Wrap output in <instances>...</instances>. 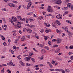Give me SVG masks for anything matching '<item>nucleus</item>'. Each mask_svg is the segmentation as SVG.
Segmentation results:
<instances>
[{"mask_svg": "<svg viewBox=\"0 0 73 73\" xmlns=\"http://www.w3.org/2000/svg\"><path fill=\"white\" fill-rule=\"evenodd\" d=\"M17 26L18 28H21V23L20 22H18V23L17 25Z\"/></svg>", "mask_w": 73, "mask_h": 73, "instance_id": "nucleus-1", "label": "nucleus"}, {"mask_svg": "<svg viewBox=\"0 0 73 73\" xmlns=\"http://www.w3.org/2000/svg\"><path fill=\"white\" fill-rule=\"evenodd\" d=\"M47 64H48L49 66H50L51 68H53V66L50 62H47Z\"/></svg>", "mask_w": 73, "mask_h": 73, "instance_id": "nucleus-8", "label": "nucleus"}, {"mask_svg": "<svg viewBox=\"0 0 73 73\" xmlns=\"http://www.w3.org/2000/svg\"><path fill=\"white\" fill-rule=\"evenodd\" d=\"M44 48H45L46 49H47V50H49V48H48V47L47 46H46L45 47H44Z\"/></svg>", "mask_w": 73, "mask_h": 73, "instance_id": "nucleus-37", "label": "nucleus"}, {"mask_svg": "<svg viewBox=\"0 0 73 73\" xmlns=\"http://www.w3.org/2000/svg\"><path fill=\"white\" fill-rule=\"evenodd\" d=\"M8 5L11 7H13L14 8H15V5H14L12 3H9L8 4Z\"/></svg>", "mask_w": 73, "mask_h": 73, "instance_id": "nucleus-9", "label": "nucleus"}, {"mask_svg": "<svg viewBox=\"0 0 73 73\" xmlns=\"http://www.w3.org/2000/svg\"><path fill=\"white\" fill-rule=\"evenodd\" d=\"M62 2V1H61V0H56L55 1V3L57 4H61Z\"/></svg>", "mask_w": 73, "mask_h": 73, "instance_id": "nucleus-4", "label": "nucleus"}, {"mask_svg": "<svg viewBox=\"0 0 73 73\" xmlns=\"http://www.w3.org/2000/svg\"><path fill=\"white\" fill-rule=\"evenodd\" d=\"M68 9V7H64L62 8L63 10H65V9L66 10Z\"/></svg>", "mask_w": 73, "mask_h": 73, "instance_id": "nucleus-24", "label": "nucleus"}, {"mask_svg": "<svg viewBox=\"0 0 73 73\" xmlns=\"http://www.w3.org/2000/svg\"><path fill=\"white\" fill-rule=\"evenodd\" d=\"M44 29H41V31H40V32L41 33H43L44 32Z\"/></svg>", "mask_w": 73, "mask_h": 73, "instance_id": "nucleus-41", "label": "nucleus"}, {"mask_svg": "<svg viewBox=\"0 0 73 73\" xmlns=\"http://www.w3.org/2000/svg\"><path fill=\"white\" fill-rule=\"evenodd\" d=\"M32 5V2H30L27 5H28L30 7H31V5Z\"/></svg>", "mask_w": 73, "mask_h": 73, "instance_id": "nucleus-23", "label": "nucleus"}, {"mask_svg": "<svg viewBox=\"0 0 73 73\" xmlns=\"http://www.w3.org/2000/svg\"><path fill=\"white\" fill-rule=\"evenodd\" d=\"M47 11H48V12H50V9H48Z\"/></svg>", "mask_w": 73, "mask_h": 73, "instance_id": "nucleus-63", "label": "nucleus"}, {"mask_svg": "<svg viewBox=\"0 0 73 73\" xmlns=\"http://www.w3.org/2000/svg\"><path fill=\"white\" fill-rule=\"evenodd\" d=\"M21 6H19L17 9L18 10H19V9H20V8H21Z\"/></svg>", "mask_w": 73, "mask_h": 73, "instance_id": "nucleus-55", "label": "nucleus"}, {"mask_svg": "<svg viewBox=\"0 0 73 73\" xmlns=\"http://www.w3.org/2000/svg\"><path fill=\"white\" fill-rule=\"evenodd\" d=\"M49 32H51V31L50 30H46L45 31V32H46V33H49Z\"/></svg>", "mask_w": 73, "mask_h": 73, "instance_id": "nucleus-20", "label": "nucleus"}, {"mask_svg": "<svg viewBox=\"0 0 73 73\" xmlns=\"http://www.w3.org/2000/svg\"><path fill=\"white\" fill-rule=\"evenodd\" d=\"M65 72H70V70H69L67 69H65Z\"/></svg>", "mask_w": 73, "mask_h": 73, "instance_id": "nucleus-40", "label": "nucleus"}, {"mask_svg": "<svg viewBox=\"0 0 73 73\" xmlns=\"http://www.w3.org/2000/svg\"><path fill=\"white\" fill-rule=\"evenodd\" d=\"M56 32L57 33H60V31H59L58 30H57V31H56Z\"/></svg>", "mask_w": 73, "mask_h": 73, "instance_id": "nucleus-54", "label": "nucleus"}, {"mask_svg": "<svg viewBox=\"0 0 73 73\" xmlns=\"http://www.w3.org/2000/svg\"><path fill=\"white\" fill-rule=\"evenodd\" d=\"M40 8H41V9H45V8L44 7L42 6L40 7Z\"/></svg>", "mask_w": 73, "mask_h": 73, "instance_id": "nucleus-50", "label": "nucleus"}, {"mask_svg": "<svg viewBox=\"0 0 73 73\" xmlns=\"http://www.w3.org/2000/svg\"><path fill=\"white\" fill-rule=\"evenodd\" d=\"M6 50H7V49L5 47L4 48L3 50V52H5V51H6Z\"/></svg>", "mask_w": 73, "mask_h": 73, "instance_id": "nucleus-22", "label": "nucleus"}, {"mask_svg": "<svg viewBox=\"0 0 73 73\" xmlns=\"http://www.w3.org/2000/svg\"><path fill=\"white\" fill-rule=\"evenodd\" d=\"M9 21L10 22V23H11L13 25H14V24H15V23H14V22L12 21V19H9Z\"/></svg>", "mask_w": 73, "mask_h": 73, "instance_id": "nucleus-7", "label": "nucleus"}, {"mask_svg": "<svg viewBox=\"0 0 73 73\" xmlns=\"http://www.w3.org/2000/svg\"><path fill=\"white\" fill-rule=\"evenodd\" d=\"M31 60H32V61H33V62H35V59H34L33 58H31Z\"/></svg>", "mask_w": 73, "mask_h": 73, "instance_id": "nucleus-38", "label": "nucleus"}, {"mask_svg": "<svg viewBox=\"0 0 73 73\" xmlns=\"http://www.w3.org/2000/svg\"><path fill=\"white\" fill-rule=\"evenodd\" d=\"M55 52L56 53H59L60 52V49L59 48L55 50Z\"/></svg>", "mask_w": 73, "mask_h": 73, "instance_id": "nucleus-6", "label": "nucleus"}, {"mask_svg": "<svg viewBox=\"0 0 73 73\" xmlns=\"http://www.w3.org/2000/svg\"><path fill=\"white\" fill-rule=\"evenodd\" d=\"M26 66H30L31 65L30 64L28 63H26Z\"/></svg>", "mask_w": 73, "mask_h": 73, "instance_id": "nucleus-46", "label": "nucleus"}, {"mask_svg": "<svg viewBox=\"0 0 73 73\" xmlns=\"http://www.w3.org/2000/svg\"><path fill=\"white\" fill-rule=\"evenodd\" d=\"M21 64L23 65V66H24V63H23V62H21Z\"/></svg>", "mask_w": 73, "mask_h": 73, "instance_id": "nucleus-42", "label": "nucleus"}, {"mask_svg": "<svg viewBox=\"0 0 73 73\" xmlns=\"http://www.w3.org/2000/svg\"><path fill=\"white\" fill-rule=\"evenodd\" d=\"M7 72H8V73H11V71L9 70L8 69L7 70Z\"/></svg>", "mask_w": 73, "mask_h": 73, "instance_id": "nucleus-44", "label": "nucleus"}, {"mask_svg": "<svg viewBox=\"0 0 73 73\" xmlns=\"http://www.w3.org/2000/svg\"><path fill=\"white\" fill-rule=\"evenodd\" d=\"M39 65H36V66H35L34 67V68H35L36 67H38V66H39Z\"/></svg>", "mask_w": 73, "mask_h": 73, "instance_id": "nucleus-60", "label": "nucleus"}, {"mask_svg": "<svg viewBox=\"0 0 73 73\" xmlns=\"http://www.w3.org/2000/svg\"><path fill=\"white\" fill-rule=\"evenodd\" d=\"M58 45H55L54 46H53L54 48H56V47H58Z\"/></svg>", "mask_w": 73, "mask_h": 73, "instance_id": "nucleus-35", "label": "nucleus"}, {"mask_svg": "<svg viewBox=\"0 0 73 73\" xmlns=\"http://www.w3.org/2000/svg\"><path fill=\"white\" fill-rule=\"evenodd\" d=\"M42 56L40 58V59L41 60H42V59H43L44 58V55H42Z\"/></svg>", "mask_w": 73, "mask_h": 73, "instance_id": "nucleus-36", "label": "nucleus"}, {"mask_svg": "<svg viewBox=\"0 0 73 73\" xmlns=\"http://www.w3.org/2000/svg\"><path fill=\"white\" fill-rule=\"evenodd\" d=\"M62 37H64V36H65V34L64 33H62Z\"/></svg>", "mask_w": 73, "mask_h": 73, "instance_id": "nucleus-51", "label": "nucleus"}, {"mask_svg": "<svg viewBox=\"0 0 73 73\" xmlns=\"http://www.w3.org/2000/svg\"><path fill=\"white\" fill-rule=\"evenodd\" d=\"M40 66H44L45 65H44V64H40Z\"/></svg>", "mask_w": 73, "mask_h": 73, "instance_id": "nucleus-57", "label": "nucleus"}, {"mask_svg": "<svg viewBox=\"0 0 73 73\" xmlns=\"http://www.w3.org/2000/svg\"><path fill=\"white\" fill-rule=\"evenodd\" d=\"M25 26H27V27H30V25H29V24H26L25 25Z\"/></svg>", "mask_w": 73, "mask_h": 73, "instance_id": "nucleus-48", "label": "nucleus"}, {"mask_svg": "<svg viewBox=\"0 0 73 73\" xmlns=\"http://www.w3.org/2000/svg\"><path fill=\"white\" fill-rule=\"evenodd\" d=\"M43 18V16H41L38 18V20H42V19Z\"/></svg>", "mask_w": 73, "mask_h": 73, "instance_id": "nucleus-12", "label": "nucleus"}, {"mask_svg": "<svg viewBox=\"0 0 73 73\" xmlns=\"http://www.w3.org/2000/svg\"><path fill=\"white\" fill-rule=\"evenodd\" d=\"M13 49H15V51H16V46H13Z\"/></svg>", "mask_w": 73, "mask_h": 73, "instance_id": "nucleus-30", "label": "nucleus"}, {"mask_svg": "<svg viewBox=\"0 0 73 73\" xmlns=\"http://www.w3.org/2000/svg\"><path fill=\"white\" fill-rule=\"evenodd\" d=\"M68 27H66L65 28V31H66V32H68Z\"/></svg>", "mask_w": 73, "mask_h": 73, "instance_id": "nucleus-29", "label": "nucleus"}, {"mask_svg": "<svg viewBox=\"0 0 73 73\" xmlns=\"http://www.w3.org/2000/svg\"><path fill=\"white\" fill-rule=\"evenodd\" d=\"M30 7L28 5H27V9H29Z\"/></svg>", "mask_w": 73, "mask_h": 73, "instance_id": "nucleus-59", "label": "nucleus"}, {"mask_svg": "<svg viewBox=\"0 0 73 73\" xmlns=\"http://www.w3.org/2000/svg\"><path fill=\"white\" fill-rule=\"evenodd\" d=\"M71 9V10H73V7L72 6H71L70 7Z\"/></svg>", "mask_w": 73, "mask_h": 73, "instance_id": "nucleus-58", "label": "nucleus"}, {"mask_svg": "<svg viewBox=\"0 0 73 73\" xmlns=\"http://www.w3.org/2000/svg\"><path fill=\"white\" fill-rule=\"evenodd\" d=\"M54 8H57H57H58V7L57 6H54Z\"/></svg>", "mask_w": 73, "mask_h": 73, "instance_id": "nucleus-61", "label": "nucleus"}, {"mask_svg": "<svg viewBox=\"0 0 73 73\" xmlns=\"http://www.w3.org/2000/svg\"><path fill=\"white\" fill-rule=\"evenodd\" d=\"M25 1L27 3H30L31 1V0H26Z\"/></svg>", "mask_w": 73, "mask_h": 73, "instance_id": "nucleus-31", "label": "nucleus"}, {"mask_svg": "<svg viewBox=\"0 0 73 73\" xmlns=\"http://www.w3.org/2000/svg\"><path fill=\"white\" fill-rule=\"evenodd\" d=\"M45 13H46L45 12H42V14L44 15Z\"/></svg>", "mask_w": 73, "mask_h": 73, "instance_id": "nucleus-64", "label": "nucleus"}, {"mask_svg": "<svg viewBox=\"0 0 73 73\" xmlns=\"http://www.w3.org/2000/svg\"><path fill=\"white\" fill-rule=\"evenodd\" d=\"M68 32V35L69 37V38H70V37H72V35H71V34L70 33V32H69L68 31V32Z\"/></svg>", "mask_w": 73, "mask_h": 73, "instance_id": "nucleus-13", "label": "nucleus"}, {"mask_svg": "<svg viewBox=\"0 0 73 73\" xmlns=\"http://www.w3.org/2000/svg\"><path fill=\"white\" fill-rule=\"evenodd\" d=\"M67 7H69V8H70L72 6V4L70 3H68L67 5Z\"/></svg>", "mask_w": 73, "mask_h": 73, "instance_id": "nucleus-15", "label": "nucleus"}, {"mask_svg": "<svg viewBox=\"0 0 73 73\" xmlns=\"http://www.w3.org/2000/svg\"><path fill=\"white\" fill-rule=\"evenodd\" d=\"M2 19L3 20V21H4L5 23H6V22H5V19L3 18Z\"/></svg>", "mask_w": 73, "mask_h": 73, "instance_id": "nucleus-56", "label": "nucleus"}, {"mask_svg": "<svg viewBox=\"0 0 73 73\" xmlns=\"http://www.w3.org/2000/svg\"><path fill=\"white\" fill-rule=\"evenodd\" d=\"M9 51L11 53H12V54H14L15 53L14 51H13L11 50H9Z\"/></svg>", "mask_w": 73, "mask_h": 73, "instance_id": "nucleus-21", "label": "nucleus"}, {"mask_svg": "<svg viewBox=\"0 0 73 73\" xmlns=\"http://www.w3.org/2000/svg\"><path fill=\"white\" fill-rule=\"evenodd\" d=\"M33 12H31L29 13L28 14H27V15H32V14H33Z\"/></svg>", "mask_w": 73, "mask_h": 73, "instance_id": "nucleus-33", "label": "nucleus"}, {"mask_svg": "<svg viewBox=\"0 0 73 73\" xmlns=\"http://www.w3.org/2000/svg\"><path fill=\"white\" fill-rule=\"evenodd\" d=\"M52 26L53 27H54V28H56V25H55V24H53V23H52Z\"/></svg>", "mask_w": 73, "mask_h": 73, "instance_id": "nucleus-27", "label": "nucleus"}, {"mask_svg": "<svg viewBox=\"0 0 73 73\" xmlns=\"http://www.w3.org/2000/svg\"><path fill=\"white\" fill-rule=\"evenodd\" d=\"M10 64H12L11 65H12L13 66H15V64L13 63L12 62H10Z\"/></svg>", "mask_w": 73, "mask_h": 73, "instance_id": "nucleus-26", "label": "nucleus"}, {"mask_svg": "<svg viewBox=\"0 0 73 73\" xmlns=\"http://www.w3.org/2000/svg\"><path fill=\"white\" fill-rule=\"evenodd\" d=\"M12 19H13V20L14 21H17V19L16 17H15V18L14 17H12Z\"/></svg>", "mask_w": 73, "mask_h": 73, "instance_id": "nucleus-11", "label": "nucleus"}, {"mask_svg": "<svg viewBox=\"0 0 73 73\" xmlns=\"http://www.w3.org/2000/svg\"><path fill=\"white\" fill-rule=\"evenodd\" d=\"M61 39H58L57 40V44H60V43H61Z\"/></svg>", "mask_w": 73, "mask_h": 73, "instance_id": "nucleus-10", "label": "nucleus"}, {"mask_svg": "<svg viewBox=\"0 0 73 73\" xmlns=\"http://www.w3.org/2000/svg\"><path fill=\"white\" fill-rule=\"evenodd\" d=\"M30 28H35V25H31V26H30Z\"/></svg>", "mask_w": 73, "mask_h": 73, "instance_id": "nucleus-28", "label": "nucleus"}, {"mask_svg": "<svg viewBox=\"0 0 73 73\" xmlns=\"http://www.w3.org/2000/svg\"><path fill=\"white\" fill-rule=\"evenodd\" d=\"M31 57L30 56H28L27 57H26L25 58V61H30V59H31Z\"/></svg>", "mask_w": 73, "mask_h": 73, "instance_id": "nucleus-3", "label": "nucleus"}, {"mask_svg": "<svg viewBox=\"0 0 73 73\" xmlns=\"http://www.w3.org/2000/svg\"><path fill=\"white\" fill-rule=\"evenodd\" d=\"M2 11H7V10H6V9H5V8H4L3 9H1Z\"/></svg>", "mask_w": 73, "mask_h": 73, "instance_id": "nucleus-47", "label": "nucleus"}, {"mask_svg": "<svg viewBox=\"0 0 73 73\" xmlns=\"http://www.w3.org/2000/svg\"><path fill=\"white\" fill-rule=\"evenodd\" d=\"M69 48L70 49H73V46H71L69 47Z\"/></svg>", "mask_w": 73, "mask_h": 73, "instance_id": "nucleus-34", "label": "nucleus"}, {"mask_svg": "<svg viewBox=\"0 0 73 73\" xmlns=\"http://www.w3.org/2000/svg\"><path fill=\"white\" fill-rule=\"evenodd\" d=\"M70 60H73V56H72L71 57H70Z\"/></svg>", "mask_w": 73, "mask_h": 73, "instance_id": "nucleus-45", "label": "nucleus"}, {"mask_svg": "<svg viewBox=\"0 0 73 73\" xmlns=\"http://www.w3.org/2000/svg\"><path fill=\"white\" fill-rule=\"evenodd\" d=\"M21 41H24L25 40V36H23L21 38Z\"/></svg>", "mask_w": 73, "mask_h": 73, "instance_id": "nucleus-16", "label": "nucleus"}, {"mask_svg": "<svg viewBox=\"0 0 73 73\" xmlns=\"http://www.w3.org/2000/svg\"><path fill=\"white\" fill-rule=\"evenodd\" d=\"M44 37L45 41H46V40H47V39L49 38V36H44Z\"/></svg>", "mask_w": 73, "mask_h": 73, "instance_id": "nucleus-14", "label": "nucleus"}, {"mask_svg": "<svg viewBox=\"0 0 73 73\" xmlns=\"http://www.w3.org/2000/svg\"><path fill=\"white\" fill-rule=\"evenodd\" d=\"M62 17V15H58L56 16V17L58 19H61Z\"/></svg>", "mask_w": 73, "mask_h": 73, "instance_id": "nucleus-2", "label": "nucleus"}, {"mask_svg": "<svg viewBox=\"0 0 73 73\" xmlns=\"http://www.w3.org/2000/svg\"><path fill=\"white\" fill-rule=\"evenodd\" d=\"M49 70L50 71H54V69H49Z\"/></svg>", "mask_w": 73, "mask_h": 73, "instance_id": "nucleus-43", "label": "nucleus"}, {"mask_svg": "<svg viewBox=\"0 0 73 73\" xmlns=\"http://www.w3.org/2000/svg\"><path fill=\"white\" fill-rule=\"evenodd\" d=\"M48 44L49 45H52V41H50L48 42Z\"/></svg>", "mask_w": 73, "mask_h": 73, "instance_id": "nucleus-32", "label": "nucleus"}, {"mask_svg": "<svg viewBox=\"0 0 73 73\" xmlns=\"http://www.w3.org/2000/svg\"><path fill=\"white\" fill-rule=\"evenodd\" d=\"M39 46L40 47H41V48H43L42 47L43 46H44V44L42 45L41 44H40V45Z\"/></svg>", "mask_w": 73, "mask_h": 73, "instance_id": "nucleus-19", "label": "nucleus"}, {"mask_svg": "<svg viewBox=\"0 0 73 73\" xmlns=\"http://www.w3.org/2000/svg\"><path fill=\"white\" fill-rule=\"evenodd\" d=\"M22 21H25V19L23 18L22 20H21Z\"/></svg>", "mask_w": 73, "mask_h": 73, "instance_id": "nucleus-62", "label": "nucleus"}, {"mask_svg": "<svg viewBox=\"0 0 73 73\" xmlns=\"http://www.w3.org/2000/svg\"><path fill=\"white\" fill-rule=\"evenodd\" d=\"M28 20L29 21L31 22L33 21V22L34 20H33V19H32L31 18H29L28 19Z\"/></svg>", "mask_w": 73, "mask_h": 73, "instance_id": "nucleus-18", "label": "nucleus"}, {"mask_svg": "<svg viewBox=\"0 0 73 73\" xmlns=\"http://www.w3.org/2000/svg\"><path fill=\"white\" fill-rule=\"evenodd\" d=\"M17 18L19 20H21V19H22L21 18V16H18Z\"/></svg>", "mask_w": 73, "mask_h": 73, "instance_id": "nucleus-25", "label": "nucleus"}, {"mask_svg": "<svg viewBox=\"0 0 73 73\" xmlns=\"http://www.w3.org/2000/svg\"><path fill=\"white\" fill-rule=\"evenodd\" d=\"M26 31L28 32V33H31L32 32V30L30 29L29 28L28 29V28H27L26 29Z\"/></svg>", "mask_w": 73, "mask_h": 73, "instance_id": "nucleus-5", "label": "nucleus"}, {"mask_svg": "<svg viewBox=\"0 0 73 73\" xmlns=\"http://www.w3.org/2000/svg\"><path fill=\"white\" fill-rule=\"evenodd\" d=\"M46 51L44 49H42L41 50V52L42 53H45Z\"/></svg>", "mask_w": 73, "mask_h": 73, "instance_id": "nucleus-17", "label": "nucleus"}, {"mask_svg": "<svg viewBox=\"0 0 73 73\" xmlns=\"http://www.w3.org/2000/svg\"><path fill=\"white\" fill-rule=\"evenodd\" d=\"M62 73H65V71H64V70H62Z\"/></svg>", "mask_w": 73, "mask_h": 73, "instance_id": "nucleus-52", "label": "nucleus"}, {"mask_svg": "<svg viewBox=\"0 0 73 73\" xmlns=\"http://www.w3.org/2000/svg\"><path fill=\"white\" fill-rule=\"evenodd\" d=\"M55 61H53L51 62V63L52 64H53V65H54L55 64Z\"/></svg>", "mask_w": 73, "mask_h": 73, "instance_id": "nucleus-39", "label": "nucleus"}, {"mask_svg": "<svg viewBox=\"0 0 73 73\" xmlns=\"http://www.w3.org/2000/svg\"><path fill=\"white\" fill-rule=\"evenodd\" d=\"M3 45L4 46H7V44H6V43L5 42H4Z\"/></svg>", "mask_w": 73, "mask_h": 73, "instance_id": "nucleus-53", "label": "nucleus"}, {"mask_svg": "<svg viewBox=\"0 0 73 73\" xmlns=\"http://www.w3.org/2000/svg\"><path fill=\"white\" fill-rule=\"evenodd\" d=\"M19 40V39H17L15 41V42H17Z\"/></svg>", "mask_w": 73, "mask_h": 73, "instance_id": "nucleus-49", "label": "nucleus"}]
</instances>
